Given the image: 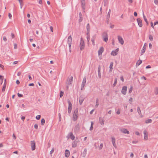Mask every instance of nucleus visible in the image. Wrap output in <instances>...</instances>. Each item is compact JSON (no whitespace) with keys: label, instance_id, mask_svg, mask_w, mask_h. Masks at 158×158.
<instances>
[{"label":"nucleus","instance_id":"a878e982","mask_svg":"<svg viewBox=\"0 0 158 158\" xmlns=\"http://www.w3.org/2000/svg\"><path fill=\"white\" fill-rule=\"evenodd\" d=\"M68 43H72V38L71 35L69 36L68 38Z\"/></svg>","mask_w":158,"mask_h":158},{"label":"nucleus","instance_id":"423d86ee","mask_svg":"<svg viewBox=\"0 0 158 158\" xmlns=\"http://www.w3.org/2000/svg\"><path fill=\"white\" fill-rule=\"evenodd\" d=\"M31 145L32 150L34 151L35 149V143L34 141H31Z\"/></svg>","mask_w":158,"mask_h":158},{"label":"nucleus","instance_id":"ea45409f","mask_svg":"<svg viewBox=\"0 0 158 158\" xmlns=\"http://www.w3.org/2000/svg\"><path fill=\"white\" fill-rule=\"evenodd\" d=\"M90 27L89 24V23H88L87 24V26H86L87 30H88V31H89V30H90Z\"/></svg>","mask_w":158,"mask_h":158},{"label":"nucleus","instance_id":"473e14b6","mask_svg":"<svg viewBox=\"0 0 158 158\" xmlns=\"http://www.w3.org/2000/svg\"><path fill=\"white\" fill-rule=\"evenodd\" d=\"M91 126L90 127L89 130L90 131H92L93 129V125L94 123L92 121H91Z\"/></svg>","mask_w":158,"mask_h":158},{"label":"nucleus","instance_id":"2eb2a0df","mask_svg":"<svg viewBox=\"0 0 158 158\" xmlns=\"http://www.w3.org/2000/svg\"><path fill=\"white\" fill-rule=\"evenodd\" d=\"M144 138L145 140H147L148 139V132L146 130L143 131Z\"/></svg>","mask_w":158,"mask_h":158},{"label":"nucleus","instance_id":"774afa93","mask_svg":"<svg viewBox=\"0 0 158 158\" xmlns=\"http://www.w3.org/2000/svg\"><path fill=\"white\" fill-rule=\"evenodd\" d=\"M155 94H156V95H157L158 94V88H157L156 90V91L155 92Z\"/></svg>","mask_w":158,"mask_h":158},{"label":"nucleus","instance_id":"680f3d73","mask_svg":"<svg viewBox=\"0 0 158 158\" xmlns=\"http://www.w3.org/2000/svg\"><path fill=\"white\" fill-rule=\"evenodd\" d=\"M59 121H60L61 120V114H60V113H59Z\"/></svg>","mask_w":158,"mask_h":158},{"label":"nucleus","instance_id":"a19ab883","mask_svg":"<svg viewBox=\"0 0 158 158\" xmlns=\"http://www.w3.org/2000/svg\"><path fill=\"white\" fill-rule=\"evenodd\" d=\"M64 92L61 91H60V98H61L63 95Z\"/></svg>","mask_w":158,"mask_h":158},{"label":"nucleus","instance_id":"6ab92c4d","mask_svg":"<svg viewBox=\"0 0 158 158\" xmlns=\"http://www.w3.org/2000/svg\"><path fill=\"white\" fill-rule=\"evenodd\" d=\"M104 51V48L103 47H101L98 51V55H102V53Z\"/></svg>","mask_w":158,"mask_h":158},{"label":"nucleus","instance_id":"c85d7f7f","mask_svg":"<svg viewBox=\"0 0 158 158\" xmlns=\"http://www.w3.org/2000/svg\"><path fill=\"white\" fill-rule=\"evenodd\" d=\"M79 17H80V19L79 20V22H81L83 20V17H82V15L81 12H80L79 13Z\"/></svg>","mask_w":158,"mask_h":158},{"label":"nucleus","instance_id":"6e6d98bb","mask_svg":"<svg viewBox=\"0 0 158 158\" xmlns=\"http://www.w3.org/2000/svg\"><path fill=\"white\" fill-rule=\"evenodd\" d=\"M69 49L71 48V43H68Z\"/></svg>","mask_w":158,"mask_h":158},{"label":"nucleus","instance_id":"dca6fc26","mask_svg":"<svg viewBox=\"0 0 158 158\" xmlns=\"http://www.w3.org/2000/svg\"><path fill=\"white\" fill-rule=\"evenodd\" d=\"M96 35L94 34V35L92 37V38L91 39V41L92 42V44L93 46H94L95 44L94 43V40L96 38Z\"/></svg>","mask_w":158,"mask_h":158},{"label":"nucleus","instance_id":"bf43d9fd","mask_svg":"<svg viewBox=\"0 0 158 158\" xmlns=\"http://www.w3.org/2000/svg\"><path fill=\"white\" fill-rule=\"evenodd\" d=\"M131 21H132L133 20H134L135 19L133 16H131Z\"/></svg>","mask_w":158,"mask_h":158},{"label":"nucleus","instance_id":"4c0bfd02","mask_svg":"<svg viewBox=\"0 0 158 158\" xmlns=\"http://www.w3.org/2000/svg\"><path fill=\"white\" fill-rule=\"evenodd\" d=\"M133 89V86H131L130 88L129 89L128 91V92L129 94H130L131 93L132 90Z\"/></svg>","mask_w":158,"mask_h":158},{"label":"nucleus","instance_id":"ddd939ff","mask_svg":"<svg viewBox=\"0 0 158 158\" xmlns=\"http://www.w3.org/2000/svg\"><path fill=\"white\" fill-rule=\"evenodd\" d=\"M73 77L71 76L70 78H69L67 81V84L68 85H69L72 83V81H73Z\"/></svg>","mask_w":158,"mask_h":158},{"label":"nucleus","instance_id":"f8f14e48","mask_svg":"<svg viewBox=\"0 0 158 158\" xmlns=\"http://www.w3.org/2000/svg\"><path fill=\"white\" fill-rule=\"evenodd\" d=\"M137 21L139 26L140 27H142L143 24L141 19L140 18H138L137 19Z\"/></svg>","mask_w":158,"mask_h":158},{"label":"nucleus","instance_id":"49530a36","mask_svg":"<svg viewBox=\"0 0 158 158\" xmlns=\"http://www.w3.org/2000/svg\"><path fill=\"white\" fill-rule=\"evenodd\" d=\"M40 117H41L40 115H38L36 116V118L37 120H39L40 119Z\"/></svg>","mask_w":158,"mask_h":158},{"label":"nucleus","instance_id":"f704fd0d","mask_svg":"<svg viewBox=\"0 0 158 158\" xmlns=\"http://www.w3.org/2000/svg\"><path fill=\"white\" fill-rule=\"evenodd\" d=\"M99 105V103H98V98H97L96 99V105H95V107H97Z\"/></svg>","mask_w":158,"mask_h":158},{"label":"nucleus","instance_id":"e433bc0d","mask_svg":"<svg viewBox=\"0 0 158 158\" xmlns=\"http://www.w3.org/2000/svg\"><path fill=\"white\" fill-rule=\"evenodd\" d=\"M137 112L139 115H140L141 114V111L139 107H137Z\"/></svg>","mask_w":158,"mask_h":158},{"label":"nucleus","instance_id":"5fc2aeb1","mask_svg":"<svg viewBox=\"0 0 158 158\" xmlns=\"http://www.w3.org/2000/svg\"><path fill=\"white\" fill-rule=\"evenodd\" d=\"M120 79L123 82L124 81V79L123 77L122 76H121Z\"/></svg>","mask_w":158,"mask_h":158},{"label":"nucleus","instance_id":"f257e3e1","mask_svg":"<svg viewBox=\"0 0 158 158\" xmlns=\"http://www.w3.org/2000/svg\"><path fill=\"white\" fill-rule=\"evenodd\" d=\"M78 109L77 108L74 111L73 115V120L74 121H76L78 118Z\"/></svg>","mask_w":158,"mask_h":158},{"label":"nucleus","instance_id":"603ef678","mask_svg":"<svg viewBox=\"0 0 158 158\" xmlns=\"http://www.w3.org/2000/svg\"><path fill=\"white\" fill-rule=\"evenodd\" d=\"M8 17L10 19H11L12 18V15L10 13H9L8 14Z\"/></svg>","mask_w":158,"mask_h":158},{"label":"nucleus","instance_id":"09e8293b","mask_svg":"<svg viewBox=\"0 0 158 158\" xmlns=\"http://www.w3.org/2000/svg\"><path fill=\"white\" fill-rule=\"evenodd\" d=\"M14 48L15 49H17V44L15 43L14 44Z\"/></svg>","mask_w":158,"mask_h":158},{"label":"nucleus","instance_id":"5701e85b","mask_svg":"<svg viewBox=\"0 0 158 158\" xmlns=\"http://www.w3.org/2000/svg\"><path fill=\"white\" fill-rule=\"evenodd\" d=\"M101 67L100 65H99L98 67V76L100 78H101Z\"/></svg>","mask_w":158,"mask_h":158},{"label":"nucleus","instance_id":"9d476101","mask_svg":"<svg viewBox=\"0 0 158 158\" xmlns=\"http://www.w3.org/2000/svg\"><path fill=\"white\" fill-rule=\"evenodd\" d=\"M120 130L122 133L124 134H129V131L127 129L124 128L120 129Z\"/></svg>","mask_w":158,"mask_h":158},{"label":"nucleus","instance_id":"a18cd8bd","mask_svg":"<svg viewBox=\"0 0 158 158\" xmlns=\"http://www.w3.org/2000/svg\"><path fill=\"white\" fill-rule=\"evenodd\" d=\"M103 147V143H101L100 145L99 149V150H101L102 147Z\"/></svg>","mask_w":158,"mask_h":158},{"label":"nucleus","instance_id":"4be33fe9","mask_svg":"<svg viewBox=\"0 0 158 158\" xmlns=\"http://www.w3.org/2000/svg\"><path fill=\"white\" fill-rule=\"evenodd\" d=\"M69 135V136L70 138L72 140H74L75 138V137L74 135L73 134V133L72 132H70Z\"/></svg>","mask_w":158,"mask_h":158},{"label":"nucleus","instance_id":"6e6552de","mask_svg":"<svg viewBox=\"0 0 158 158\" xmlns=\"http://www.w3.org/2000/svg\"><path fill=\"white\" fill-rule=\"evenodd\" d=\"M119 51V48H118L117 49H116V50L114 51H113L110 54L111 55L115 56L117 55V52H118V51Z\"/></svg>","mask_w":158,"mask_h":158},{"label":"nucleus","instance_id":"cd10ccee","mask_svg":"<svg viewBox=\"0 0 158 158\" xmlns=\"http://www.w3.org/2000/svg\"><path fill=\"white\" fill-rule=\"evenodd\" d=\"M143 18L144 20L145 21V22L146 23L147 25H148V23L147 21L146 17L144 15L143 12Z\"/></svg>","mask_w":158,"mask_h":158},{"label":"nucleus","instance_id":"c9c22d12","mask_svg":"<svg viewBox=\"0 0 158 158\" xmlns=\"http://www.w3.org/2000/svg\"><path fill=\"white\" fill-rule=\"evenodd\" d=\"M152 122V120L151 119H148L145 121V123H151Z\"/></svg>","mask_w":158,"mask_h":158},{"label":"nucleus","instance_id":"c03bdc74","mask_svg":"<svg viewBox=\"0 0 158 158\" xmlns=\"http://www.w3.org/2000/svg\"><path fill=\"white\" fill-rule=\"evenodd\" d=\"M103 2H104V6H105L107 3L108 0H103Z\"/></svg>","mask_w":158,"mask_h":158},{"label":"nucleus","instance_id":"13d9d810","mask_svg":"<svg viewBox=\"0 0 158 158\" xmlns=\"http://www.w3.org/2000/svg\"><path fill=\"white\" fill-rule=\"evenodd\" d=\"M89 31L90 30H87V36H89Z\"/></svg>","mask_w":158,"mask_h":158},{"label":"nucleus","instance_id":"39448f33","mask_svg":"<svg viewBox=\"0 0 158 158\" xmlns=\"http://www.w3.org/2000/svg\"><path fill=\"white\" fill-rule=\"evenodd\" d=\"M79 142V140L77 138L72 143V147L75 148L76 147L77 145V144Z\"/></svg>","mask_w":158,"mask_h":158},{"label":"nucleus","instance_id":"0eeeda50","mask_svg":"<svg viewBox=\"0 0 158 158\" xmlns=\"http://www.w3.org/2000/svg\"><path fill=\"white\" fill-rule=\"evenodd\" d=\"M127 90V87L126 86H124L123 87L121 92L122 94H123L125 95L126 94Z\"/></svg>","mask_w":158,"mask_h":158},{"label":"nucleus","instance_id":"de8ad7c7","mask_svg":"<svg viewBox=\"0 0 158 158\" xmlns=\"http://www.w3.org/2000/svg\"><path fill=\"white\" fill-rule=\"evenodd\" d=\"M85 85L84 84H82L81 86V90H83L84 89V87L85 86Z\"/></svg>","mask_w":158,"mask_h":158},{"label":"nucleus","instance_id":"393cba45","mask_svg":"<svg viewBox=\"0 0 158 158\" xmlns=\"http://www.w3.org/2000/svg\"><path fill=\"white\" fill-rule=\"evenodd\" d=\"M142 63V61L139 59L136 62V67H137L139 65H140Z\"/></svg>","mask_w":158,"mask_h":158},{"label":"nucleus","instance_id":"aec40b11","mask_svg":"<svg viewBox=\"0 0 158 158\" xmlns=\"http://www.w3.org/2000/svg\"><path fill=\"white\" fill-rule=\"evenodd\" d=\"M70 152L69 150L66 149L65 151V156L66 157H68L70 155Z\"/></svg>","mask_w":158,"mask_h":158},{"label":"nucleus","instance_id":"7ed1b4c3","mask_svg":"<svg viewBox=\"0 0 158 158\" xmlns=\"http://www.w3.org/2000/svg\"><path fill=\"white\" fill-rule=\"evenodd\" d=\"M102 36L103 39V41L106 42L108 40L107 34L106 32H104L102 35Z\"/></svg>","mask_w":158,"mask_h":158},{"label":"nucleus","instance_id":"4d7b16f0","mask_svg":"<svg viewBox=\"0 0 158 158\" xmlns=\"http://www.w3.org/2000/svg\"><path fill=\"white\" fill-rule=\"evenodd\" d=\"M38 127V125L37 124H35L34 125V128L36 129H37Z\"/></svg>","mask_w":158,"mask_h":158},{"label":"nucleus","instance_id":"9b49d317","mask_svg":"<svg viewBox=\"0 0 158 158\" xmlns=\"http://www.w3.org/2000/svg\"><path fill=\"white\" fill-rule=\"evenodd\" d=\"M118 37L119 42L122 45H123L124 44V42L122 38L120 36H118Z\"/></svg>","mask_w":158,"mask_h":158},{"label":"nucleus","instance_id":"864d4df0","mask_svg":"<svg viewBox=\"0 0 158 158\" xmlns=\"http://www.w3.org/2000/svg\"><path fill=\"white\" fill-rule=\"evenodd\" d=\"M54 148H52V150L50 152V154H52L53 153V152H54Z\"/></svg>","mask_w":158,"mask_h":158},{"label":"nucleus","instance_id":"37998d69","mask_svg":"<svg viewBox=\"0 0 158 158\" xmlns=\"http://www.w3.org/2000/svg\"><path fill=\"white\" fill-rule=\"evenodd\" d=\"M81 6H85V2L81 1Z\"/></svg>","mask_w":158,"mask_h":158},{"label":"nucleus","instance_id":"4468645a","mask_svg":"<svg viewBox=\"0 0 158 158\" xmlns=\"http://www.w3.org/2000/svg\"><path fill=\"white\" fill-rule=\"evenodd\" d=\"M112 142L114 147L115 148H117V146L115 143V139L114 137H112L111 138Z\"/></svg>","mask_w":158,"mask_h":158},{"label":"nucleus","instance_id":"b1692460","mask_svg":"<svg viewBox=\"0 0 158 158\" xmlns=\"http://www.w3.org/2000/svg\"><path fill=\"white\" fill-rule=\"evenodd\" d=\"M87 149L85 148L82 153L81 154V156L83 157H85L87 153Z\"/></svg>","mask_w":158,"mask_h":158},{"label":"nucleus","instance_id":"f3484780","mask_svg":"<svg viewBox=\"0 0 158 158\" xmlns=\"http://www.w3.org/2000/svg\"><path fill=\"white\" fill-rule=\"evenodd\" d=\"M80 126L79 124H78L75 126L74 128V131L75 132H78L80 130Z\"/></svg>","mask_w":158,"mask_h":158},{"label":"nucleus","instance_id":"e2e57ef3","mask_svg":"<svg viewBox=\"0 0 158 158\" xmlns=\"http://www.w3.org/2000/svg\"><path fill=\"white\" fill-rule=\"evenodd\" d=\"M16 83L17 84V85H19L20 84V81H19L18 80H17L16 81Z\"/></svg>","mask_w":158,"mask_h":158},{"label":"nucleus","instance_id":"a211bd4d","mask_svg":"<svg viewBox=\"0 0 158 158\" xmlns=\"http://www.w3.org/2000/svg\"><path fill=\"white\" fill-rule=\"evenodd\" d=\"M147 46V44L146 43H145L143 47L142 48V50L141 51V55H142L145 52L146 48V46Z\"/></svg>","mask_w":158,"mask_h":158},{"label":"nucleus","instance_id":"f03ea898","mask_svg":"<svg viewBox=\"0 0 158 158\" xmlns=\"http://www.w3.org/2000/svg\"><path fill=\"white\" fill-rule=\"evenodd\" d=\"M80 50L81 51L83 50L85 47L84 42L83 39L82 37L81 38V40L80 43Z\"/></svg>","mask_w":158,"mask_h":158},{"label":"nucleus","instance_id":"72a5a7b5","mask_svg":"<svg viewBox=\"0 0 158 158\" xmlns=\"http://www.w3.org/2000/svg\"><path fill=\"white\" fill-rule=\"evenodd\" d=\"M117 78H116L115 79L114 83L113 85V87H114L116 86V85L117 84Z\"/></svg>","mask_w":158,"mask_h":158},{"label":"nucleus","instance_id":"20e7f679","mask_svg":"<svg viewBox=\"0 0 158 158\" xmlns=\"http://www.w3.org/2000/svg\"><path fill=\"white\" fill-rule=\"evenodd\" d=\"M68 103L69 104V106L68 108V112L69 114L70 113L72 108V105L69 99L68 100Z\"/></svg>","mask_w":158,"mask_h":158},{"label":"nucleus","instance_id":"3c124183","mask_svg":"<svg viewBox=\"0 0 158 158\" xmlns=\"http://www.w3.org/2000/svg\"><path fill=\"white\" fill-rule=\"evenodd\" d=\"M87 40L88 42L89 43L90 40L89 36H87Z\"/></svg>","mask_w":158,"mask_h":158},{"label":"nucleus","instance_id":"69168bd1","mask_svg":"<svg viewBox=\"0 0 158 158\" xmlns=\"http://www.w3.org/2000/svg\"><path fill=\"white\" fill-rule=\"evenodd\" d=\"M11 37L12 38H14V37H15V35H14V34L13 33H11Z\"/></svg>","mask_w":158,"mask_h":158},{"label":"nucleus","instance_id":"7c9ffc66","mask_svg":"<svg viewBox=\"0 0 158 158\" xmlns=\"http://www.w3.org/2000/svg\"><path fill=\"white\" fill-rule=\"evenodd\" d=\"M86 82V78L85 77H84L83 79L82 84L85 85Z\"/></svg>","mask_w":158,"mask_h":158},{"label":"nucleus","instance_id":"8fccbe9b","mask_svg":"<svg viewBox=\"0 0 158 158\" xmlns=\"http://www.w3.org/2000/svg\"><path fill=\"white\" fill-rule=\"evenodd\" d=\"M18 96L19 97H22L23 96V94L19 93H18Z\"/></svg>","mask_w":158,"mask_h":158},{"label":"nucleus","instance_id":"412c9836","mask_svg":"<svg viewBox=\"0 0 158 158\" xmlns=\"http://www.w3.org/2000/svg\"><path fill=\"white\" fill-rule=\"evenodd\" d=\"M99 123L100 124L102 125H104V119L102 118L101 117H99Z\"/></svg>","mask_w":158,"mask_h":158},{"label":"nucleus","instance_id":"2f4dec72","mask_svg":"<svg viewBox=\"0 0 158 158\" xmlns=\"http://www.w3.org/2000/svg\"><path fill=\"white\" fill-rule=\"evenodd\" d=\"M110 9L109 11V12L108 13L107 15V19H109L110 18Z\"/></svg>","mask_w":158,"mask_h":158},{"label":"nucleus","instance_id":"052dcab7","mask_svg":"<svg viewBox=\"0 0 158 158\" xmlns=\"http://www.w3.org/2000/svg\"><path fill=\"white\" fill-rule=\"evenodd\" d=\"M3 40L5 42L6 41L7 39L6 36L3 37Z\"/></svg>","mask_w":158,"mask_h":158},{"label":"nucleus","instance_id":"58836bf2","mask_svg":"<svg viewBox=\"0 0 158 158\" xmlns=\"http://www.w3.org/2000/svg\"><path fill=\"white\" fill-rule=\"evenodd\" d=\"M149 39L151 41H152L153 40V37L151 35H149Z\"/></svg>","mask_w":158,"mask_h":158},{"label":"nucleus","instance_id":"bb28decb","mask_svg":"<svg viewBox=\"0 0 158 158\" xmlns=\"http://www.w3.org/2000/svg\"><path fill=\"white\" fill-rule=\"evenodd\" d=\"M113 62H111L110 63V72H112L113 69Z\"/></svg>","mask_w":158,"mask_h":158},{"label":"nucleus","instance_id":"338daca9","mask_svg":"<svg viewBox=\"0 0 158 158\" xmlns=\"http://www.w3.org/2000/svg\"><path fill=\"white\" fill-rule=\"evenodd\" d=\"M134 14L135 16H137V13L136 12H135Z\"/></svg>","mask_w":158,"mask_h":158},{"label":"nucleus","instance_id":"0e129e2a","mask_svg":"<svg viewBox=\"0 0 158 158\" xmlns=\"http://www.w3.org/2000/svg\"><path fill=\"white\" fill-rule=\"evenodd\" d=\"M50 30L51 32H53V28L52 26L50 27Z\"/></svg>","mask_w":158,"mask_h":158},{"label":"nucleus","instance_id":"79ce46f5","mask_svg":"<svg viewBox=\"0 0 158 158\" xmlns=\"http://www.w3.org/2000/svg\"><path fill=\"white\" fill-rule=\"evenodd\" d=\"M6 85H3L2 88V92H4L5 91V89H6Z\"/></svg>","mask_w":158,"mask_h":158},{"label":"nucleus","instance_id":"1a4fd4ad","mask_svg":"<svg viewBox=\"0 0 158 158\" xmlns=\"http://www.w3.org/2000/svg\"><path fill=\"white\" fill-rule=\"evenodd\" d=\"M84 99L85 98L83 95L80 96L79 98V104L80 105H81L82 104V102H83Z\"/></svg>","mask_w":158,"mask_h":158},{"label":"nucleus","instance_id":"c756f323","mask_svg":"<svg viewBox=\"0 0 158 158\" xmlns=\"http://www.w3.org/2000/svg\"><path fill=\"white\" fill-rule=\"evenodd\" d=\"M45 123V120L44 118H43L41 119V125L43 126L44 125Z\"/></svg>","mask_w":158,"mask_h":158}]
</instances>
